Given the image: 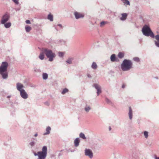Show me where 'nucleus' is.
Wrapping results in <instances>:
<instances>
[{"mask_svg": "<svg viewBox=\"0 0 159 159\" xmlns=\"http://www.w3.org/2000/svg\"><path fill=\"white\" fill-rule=\"evenodd\" d=\"M133 63L129 60L125 59L122 63L121 66L122 70H129L133 68Z\"/></svg>", "mask_w": 159, "mask_h": 159, "instance_id": "nucleus-3", "label": "nucleus"}, {"mask_svg": "<svg viewBox=\"0 0 159 159\" xmlns=\"http://www.w3.org/2000/svg\"><path fill=\"white\" fill-rule=\"evenodd\" d=\"M63 53L62 52H59V56L61 57H62L63 56Z\"/></svg>", "mask_w": 159, "mask_h": 159, "instance_id": "nucleus-35", "label": "nucleus"}, {"mask_svg": "<svg viewBox=\"0 0 159 159\" xmlns=\"http://www.w3.org/2000/svg\"><path fill=\"white\" fill-rule=\"evenodd\" d=\"M4 24V26L6 28H10L11 26V23L10 22L5 23Z\"/></svg>", "mask_w": 159, "mask_h": 159, "instance_id": "nucleus-23", "label": "nucleus"}, {"mask_svg": "<svg viewBox=\"0 0 159 159\" xmlns=\"http://www.w3.org/2000/svg\"><path fill=\"white\" fill-rule=\"evenodd\" d=\"M43 48H42L41 49V52L40 53L39 55V58L41 60H43L44 58V55L45 52H44Z\"/></svg>", "mask_w": 159, "mask_h": 159, "instance_id": "nucleus-13", "label": "nucleus"}, {"mask_svg": "<svg viewBox=\"0 0 159 159\" xmlns=\"http://www.w3.org/2000/svg\"><path fill=\"white\" fill-rule=\"evenodd\" d=\"M110 59L112 62H117L119 61L118 58L116 57V55L112 54L110 57Z\"/></svg>", "mask_w": 159, "mask_h": 159, "instance_id": "nucleus-14", "label": "nucleus"}, {"mask_svg": "<svg viewBox=\"0 0 159 159\" xmlns=\"http://www.w3.org/2000/svg\"><path fill=\"white\" fill-rule=\"evenodd\" d=\"M114 73V71L113 70H111L109 73L112 75V73Z\"/></svg>", "mask_w": 159, "mask_h": 159, "instance_id": "nucleus-41", "label": "nucleus"}, {"mask_svg": "<svg viewBox=\"0 0 159 159\" xmlns=\"http://www.w3.org/2000/svg\"><path fill=\"white\" fill-rule=\"evenodd\" d=\"M133 60L135 61L139 62L140 61V59L138 57H134L133 58Z\"/></svg>", "mask_w": 159, "mask_h": 159, "instance_id": "nucleus-29", "label": "nucleus"}, {"mask_svg": "<svg viewBox=\"0 0 159 159\" xmlns=\"http://www.w3.org/2000/svg\"><path fill=\"white\" fill-rule=\"evenodd\" d=\"M51 130V128L49 126H48L46 129V132L44 133V135L48 134L50 133V131Z\"/></svg>", "mask_w": 159, "mask_h": 159, "instance_id": "nucleus-18", "label": "nucleus"}, {"mask_svg": "<svg viewBox=\"0 0 159 159\" xmlns=\"http://www.w3.org/2000/svg\"><path fill=\"white\" fill-rule=\"evenodd\" d=\"M111 127L110 126L109 127V130H111Z\"/></svg>", "mask_w": 159, "mask_h": 159, "instance_id": "nucleus-49", "label": "nucleus"}, {"mask_svg": "<svg viewBox=\"0 0 159 159\" xmlns=\"http://www.w3.org/2000/svg\"><path fill=\"white\" fill-rule=\"evenodd\" d=\"M47 18L51 21H52L53 20V15L51 14H50L48 15Z\"/></svg>", "mask_w": 159, "mask_h": 159, "instance_id": "nucleus-20", "label": "nucleus"}, {"mask_svg": "<svg viewBox=\"0 0 159 159\" xmlns=\"http://www.w3.org/2000/svg\"><path fill=\"white\" fill-rule=\"evenodd\" d=\"M122 17L120 18V20L122 21L125 20H126L127 16V14L126 13H123L121 14Z\"/></svg>", "mask_w": 159, "mask_h": 159, "instance_id": "nucleus-16", "label": "nucleus"}, {"mask_svg": "<svg viewBox=\"0 0 159 159\" xmlns=\"http://www.w3.org/2000/svg\"><path fill=\"white\" fill-rule=\"evenodd\" d=\"M16 89L19 92L24 90L23 88L24 86L23 85L20 83L18 82L16 83Z\"/></svg>", "mask_w": 159, "mask_h": 159, "instance_id": "nucleus-11", "label": "nucleus"}, {"mask_svg": "<svg viewBox=\"0 0 159 159\" xmlns=\"http://www.w3.org/2000/svg\"><path fill=\"white\" fill-rule=\"evenodd\" d=\"M44 104L47 106H48L49 105V103H48V102H44Z\"/></svg>", "mask_w": 159, "mask_h": 159, "instance_id": "nucleus-39", "label": "nucleus"}, {"mask_svg": "<svg viewBox=\"0 0 159 159\" xmlns=\"http://www.w3.org/2000/svg\"><path fill=\"white\" fill-rule=\"evenodd\" d=\"M10 17V16L9 13L6 12L2 17L1 20V24H4L7 22Z\"/></svg>", "mask_w": 159, "mask_h": 159, "instance_id": "nucleus-5", "label": "nucleus"}, {"mask_svg": "<svg viewBox=\"0 0 159 159\" xmlns=\"http://www.w3.org/2000/svg\"><path fill=\"white\" fill-rule=\"evenodd\" d=\"M74 14L75 19H76L83 18L84 16V13H80L77 11L74 12Z\"/></svg>", "mask_w": 159, "mask_h": 159, "instance_id": "nucleus-8", "label": "nucleus"}, {"mask_svg": "<svg viewBox=\"0 0 159 159\" xmlns=\"http://www.w3.org/2000/svg\"><path fill=\"white\" fill-rule=\"evenodd\" d=\"M91 109V108L89 106L86 105L84 108L85 111L87 112H88L89 110Z\"/></svg>", "mask_w": 159, "mask_h": 159, "instance_id": "nucleus-27", "label": "nucleus"}, {"mask_svg": "<svg viewBox=\"0 0 159 159\" xmlns=\"http://www.w3.org/2000/svg\"><path fill=\"white\" fill-rule=\"evenodd\" d=\"M124 54L121 52H119L118 54V57L119 58L121 59L124 57Z\"/></svg>", "mask_w": 159, "mask_h": 159, "instance_id": "nucleus-26", "label": "nucleus"}, {"mask_svg": "<svg viewBox=\"0 0 159 159\" xmlns=\"http://www.w3.org/2000/svg\"><path fill=\"white\" fill-rule=\"evenodd\" d=\"M26 23L27 24H30V21L29 20H27L25 21Z\"/></svg>", "mask_w": 159, "mask_h": 159, "instance_id": "nucleus-37", "label": "nucleus"}, {"mask_svg": "<svg viewBox=\"0 0 159 159\" xmlns=\"http://www.w3.org/2000/svg\"><path fill=\"white\" fill-rule=\"evenodd\" d=\"M62 155V154H61V153H59L58 154V157H59L60 156H61Z\"/></svg>", "mask_w": 159, "mask_h": 159, "instance_id": "nucleus-43", "label": "nucleus"}, {"mask_svg": "<svg viewBox=\"0 0 159 159\" xmlns=\"http://www.w3.org/2000/svg\"><path fill=\"white\" fill-rule=\"evenodd\" d=\"M7 70H0V75L3 79H6L8 77Z\"/></svg>", "mask_w": 159, "mask_h": 159, "instance_id": "nucleus-9", "label": "nucleus"}, {"mask_svg": "<svg viewBox=\"0 0 159 159\" xmlns=\"http://www.w3.org/2000/svg\"><path fill=\"white\" fill-rule=\"evenodd\" d=\"M25 29L26 32H29L31 30V28L30 26L27 25L25 26Z\"/></svg>", "mask_w": 159, "mask_h": 159, "instance_id": "nucleus-25", "label": "nucleus"}, {"mask_svg": "<svg viewBox=\"0 0 159 159\" xmlns=\"http://www.w3.org/2000/svg\"><path fill=\"white\" fill-rule=\"evenodd\" d=\"M125 87V85L124 84H123L122 86V88H124Z\"/></svg>", "mask_w": 159, "mask_h": 159, "instance_id": "nucleus-46", "label": "nucleus"}, {"mask_svg": "<svg viewBox=\"0 0 159 159\" xmlns=\"http://www.w3.org/2000/svg\"><path fill=\"white\" fill-rule=\"evenodd\" d=\"M33 139H34V140H35V139H34V138Z\"/></svg>", "mask_w": 159, "mask_h": 159, "instance_id": "nucleus-53", "label": "nucleus"}, {"mask_svg": "<svg viewBox=\"0 0 159 159\" xmlns=\"http://www.w3.org/2000/svg\"><path fill=\"white\" fill-rule=\"evenodd\" d=\"M11 95H9L7 97V98H9L11 97Z\"/></svg>", "mask_w": 159, "mask_h": 159, "instance_id": "nucleus-47", "label": "nucleus"}, {"mask_svg": "<svg viewBox=\"0 0 159 159\" xmlns=\"http://www.w3.org/2000/svg\"><path fill=\"white\" fill-rule=\"evenodd\" d=\"M73 60V58L70 57L66 61V62L68 64H71L72 63V61Z\"/></svg>", "mask_w": 159, "mask_h": 159, "instance_id": "nucleus-19", "label": "nucleus"}, {"mask_svg": "<svg viewBox=\"0 0 159 159\" xmlns=\"http://www.w3.org/2000/svg\"><path fill=\"white\" fill-rule=\"evenodd\" d=\"M35 144V142L34 141H31L29 143V145L31 147L34 146Z\"/></svg>", "mask_w": 159, "mask_h": 159, "instance_id": "nucleus-30", "label": "nucleus"}, {"mask_svg": "<svg viewBox=\"0 0 159 159\" xmlns=\"http://www.w3.org/2000/svg\"><path fill=\"white\" fill-rule=\"evenodd\" d=\"M106 102L108 104H112V102H111V101H110V100L108 98H106Z\"/></svg>", "mask_w": 159, "mask_h": 159, "instance_id": "nucleus-33", "label": "nucleus"}, {"mask_svg": "<svg viewBox=\"0 0 159 159\" xmlns=\"http://www.w3.org/2000/svg\"><path fill=\"white\" fill-rule=\"evenodd\" d=\"M43 79L44 80H46L48 78V74L46 73H43Z\"/></svg>", "mask_w": 159, "mask_h": 159, "instance_id": "nucleus-22", "label": "nucleus"}, {"mask_svg": "<svg viewBox=\"0 0 159 159\" xmlns=\"http://www.w3.org/2000/svg\"><path fill=\"white\" fill-rule=\"evenodd\" d=\"M155 78L156 79H158V77H155Z\"/></svg>", "mask_w": 159, "mask_h": 159, "instance_id": "nucleus-51", "label": "nucleus"}, {"mask_svg": "<svg viewBox=\"0 0 159 159\" xmlns=\"http://www.w3.org/2000/svg\"><path fill=\"white\" fill-rule=\"evenodd\" d=\"M63 151V150H61V151H60V152H62V151Z\"/></svg>", "mask_w": 159, "mask_h": 159, "instance_id": "nucleus-52", "label": "nucleus"}, {"mask_svg": "<svg viewBox=\"0 0 159 159\" xmlns=\"http://www.w3.org/2000/svg\"><path fill=\"white\" fill-rule=\"evenodd\" d=\"M57 25L59 26L61 28H63V27L61 24H58Z\"/></svg>", "mask_w": 159, "mask_h": 159, "instance_id": "nucleus-40", "label": "nucleus"}, {"mask_svg": "<svg viewBox=\"0 0 159 159\" xmlns=\"http://www.w3.org/2000/svg\"><path fill=\"white\" fill-rule=\"evenodd\" d=\"M155 159H159V157H157L156 156H155Z\"/></svg>", "mask_w": 159, "mask_h": 159, "instance_id": "nucleus-44", "label": "nucleus"}, {"mask_svg": "<svg viewBox=\"0 0 159 159\" xmlns=\"http://www.w3.org/2000/svg\"><path fill=\"white\" fill-rule=\"evenodd\" d=\"M124 70V71H125V70Z\"/></svg>", "mask_w": 159, "mask_h": 159, "instance_id": "nucleus-54", "label": "nucleus"}, {"mask_svg": "<svg viewBox=\"0 0 159 159\" xmlns=\"http://www.w3.org/2000/svg\"><path fill=\"white\" fill-rule=\"evenodd\" d=\"M128 115L129 117V118L130 120H131L132 118V111L131 107H129V112L128 113Z\"/></svg>", "mask_w": 159, "mask_h": 159, "instance_id": "nucleus-17", "label": "nucleus"}, {"mask_svg": "<svg viewBox=\"0 0 159 159\" xmlns=\"http://www.w3.org/2000/svg\"><path fill=\"white\" fill-rule=\"evenodd\" d=\"M8 64L7 62H3L0 66V70H7Z\"/></svg>", "mask_w": 159, "mask_h": 159, "instance_id": "nucleus-12", "label": "nucleus"}, {"mask_svg": "<svg viewBox=\"0 0 159 159\" xmlns=\"http://www.w3.org/2000/svg\"><path fill=\"white\" fill-rule=\"evenodd\" d=\"M38 133H36L34 135V137H37V136H38Z\"/></svg>", "mask_w": 159, "mask_h": 159, "instance_id": "nucleus-45", "label": "nucleus"}, {"mask_svg": "<svg viewBox=\"0 0 159 159\" xmlns=\"http://www.w3.org/2000/svg\"><path fill=\"white\" fill-rule=\"evenodd\" d=\"M43 51L47 57L49 59V61H52L56 56L55 53L53 52L51 50L46 48H43Z\"/></svg>", "mask_w": 159, "mask_h": 159, "instance_id": "nucleus-2", "label": "nucleus"}, {"mask_svg": "<svg viewBox=\"0 0 159 159\" xmlns=\"http://www.w3.org/2000/svg\"><path fill=\"white\" fill-rule=\"evenodd\" d=\"M33 152L34 156H37L38 157V158H40L45 156H47V147L45 146H43L42 148V151L38 152L37 153L34 151H33Z\"/></svg>", "mask_w": 159, "mask_h": 159, "instance_id": "nucleus-4", "label": "nucleus"}, {"mask_svg": "<svg viewBox=\"0 0 159 159\" xmlns=\"http://www.w3.org/2000/svg\"><path fill=\"white\" fill-rule=\"evenodd\" d=\"M97 65L96 63L95 62H93L91 65V68L93 69H95L97 68Z\"/></svg>", "mask_w": 159, "mask_h": 159, "instance_id": "nucleus-21", "label": "nucleus"}, {"mask_svg": "<svg viewBox=\"0 0 159 159\" xmlns=\"http://www.w3.org/2000/svg\"><path fill=\"white\" fill-rule=\"evenodd\" d=\"M60 41L61 42H63L64 43L65 42L63 40H60Z\"/></svg>", "mask_w": 159, "mask_h": 159, "instance_id": "nucleus-48", "label": "nucleus"}, {"mask_svg": "<svg viewBox=\"0 0 159 159\" xmlns=\"http://www.w3.org/2000/svg\"><path fill=\"white\" fill-rule=\"evenodd\" d=\"M148 132H147V131H145L144 132V134L145 137L146 139H147V138L148 137Z\"/></svg>", "mask_w": 159, "mask_h": 159, "instance_id": "nucleus-31", "label": "nucleus"}, {"mask_svg": "<svg viewBox=\"0 0 159 159\" xmlns=\"http://www.w3.org/2000/svg\"><path fill=\"white\" fill-rule=\"evenodd\" d=\"M12 1L16 4L18 5L19 4V2H18L19 0H12Z\"/></svg>", "mask_w": 159, "mask_h": 159, "instance_id": "nucleus-36", "label": "nucleus"}, {"mask_svg": "<svg viewBox=\"0 0 159 159\" xmlns=\"http://www.w3.org/2000/svg\"><path fill=\"white\" fill-rule=\"evenodd\" d=\"M21 97L23 99H26L28 98V95L24 90L20 92Z\"/></svg>", "mask_w": 159, "mask_h": 159, "instance_id": "nucleus-10", "label": "nucleus"}, {"mask_svg": "<svg viewBox=\"0 0 159 159\" xmlns=\"http://www.w3.org/2000/svg\"><path fill=\"white\" fill-rule=\"evenodd\" d=\"M84 153L86 156H88L91 159L93 157V154L92 151L90 149L86 148Z\"/></svg>", "mask_w": 159, "mask_h": 159, "instance_id": "nucleus-6", "label": "nucleus"}, {"mask_svg": "<svg viewBox=\"0 0 159 159\" xmlns=\"http://www.w3.org/2000/svg\"><path fill=\"white\" fill-rule=\"evenodd\" d=\"M142 32L143 34L146 36H150L152 38H155L156 40L154 41L156 46L159 48V34L155 36L154 33L151 30L150 27L147 25H144L142 28Z\"/></svg>", "mask_w": 159, "mask_h": 159, "instance_id": "nucleus-1", "label": "nucleus"}, {"mask_svg": "<svg viewBox=\"0 0 159 159\" xmlns=\"http://www.w3.org/2000/svg\"><path fill=\"white\" fill-rule=\"evenodd\" d=\"M122 1L125 4L129 5V2L128 0H122Z\"/></svg>", "mask_w": 159, "mask_h": 159, "instance_id": "nucleus-32", "label": "nucleus"}, {"mask_svg": "<svg viewBox=\"0 0 159 159\" xmlns=\"http://www.w3.org/2000/svg\"><path fill=\"white\" fill-rule=\"evenodd\" d=\"M79 136L80 138H81L83 139H86V137H85L84 134L82 132L80 133V134H79Z\"/></svg>", "mask_w": 159, "mask_h": 159, "instance_id": "nucleus-24", "label": "nucleus"}, {"mask_svg": "<svg viewBox=\"0 0 159 159\" xmlns=\"http://www.w3.org/2000/svg\"><path fill=\"white\" fill-rule=\"evenodd\" d=\"M80 142V139L79 138H76L74 140V146L75 147L79 146V143Z\"/></svg>", "mask_w": 159, "mask_h": 159, "instance_id": "nucleus-15", "label": "nucleus"}, {"mask_svg": "<svg viewBox=\"0 0 159 159\" xmlns=\"http://www.w3.org/2000/svg\"><path fill=\"white\" fill-rule=\"evenodd\" d=\"M92 86L94 88L97 90V96L99 95L102 92L101 89V86L97 84L96 83L94 84H93Z\"/></svg>", "mask_w": 159, "mask_h": 159, "instance_id": "nucleus-7", "label": "nucleus"}, {"mask_svg": "<svg viewBox=\"0 0 159 159\" xmlns=\"http://www.w3.org/2000/svg\"><path fill=\"white\" fill-rule=\"evenodd\" d=\"M47 156H45L40 158H38L37 159H45L46 157Z\"/></svg>", "mask_w": 159, "mask_h": 159, "instance_id": "nucleus-38", "label": "nucleus"}, {"mask_svg": "<svg viewBox=\"0 0 159 159\" xmlns=\"http://www.w3.org/2000/svg\"><path fill=\"white\" fill-rule=\"evenodd\" d=\"M87 76L88 78H90L91 77V75H90L89 74H87Z\"/></svg>", "mask_w": 159, "mask_h": 159, "instance_id": "nucleus-42", "label": "nucleus"}, {"mask_svg": "<svg viewBox=\"0 0 159 159\" xmlns=\"http://www.w3.org/2000/svg\"><path fill=\"white\" fill-rule=\"evenodd\" d=\"M107 22H105L104 21H102L100 23V25L101 26H102L104 25L105 24L107 23Z\"/></svg>", "mask_w": 159, "mask_h": 159, "instance_id": "nucleus-34", "label": "nucleus"}, {"mask_svg": "<svg viewBox=\"0 0 159 159\" xmlns=\"http://www.w3.org/2000/svg\"><path fill=\"white\" fill-rule=\"evenodd\" d=\"M55 29L57 30V31H58V30L57 29V28L56 27H55Z\"/></svg>", "mask_w": 159, "mask_h": 159, "instance_id": "nucleus-50", "label": "nucleus"}, {"mask_svg": "<svg viewBox=\"0 0 159 159\" xmlns=\"http://www.w3.org/2000/svg\"><path fill=\"white\" fill-rule=\"evenodd\" d=\"M68 89L66 88L64 89L61 92V94H64L68 92Z\"/></svg>", "mask_w": 159, "mask_h": 159, "instance_id": "nucleus-28", "label": "nucleus"}]
</instances>
